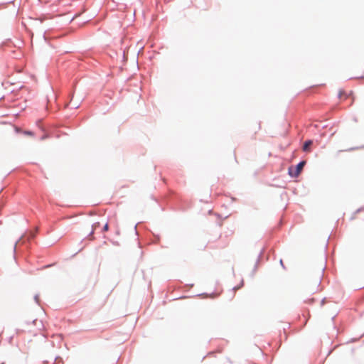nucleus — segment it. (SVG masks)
<instances>
[{"instance_id":"nucleus-1","label":"nucleus","mask_w":364,"mask_h":364,"mask_svg":"<svg viewBox=\"0 0 364 364\" xmlns=\"http://www.w3.org/2000/svg\"><path fill=\"white\" fill-rule=\"evenodd\" d=\"M41 328L42 323L37 319L33 320V322L28 323L26 326L27 331L34 336L37 335L41 331Z\"/></svg>"},{"instance_id":"nucleus-2","label":"nucleus","mask_w":364,"mask_h":364,"mask_svg":"<svg viewBox=\"0 0 364 364\" xmlns=\"http://www.w3.org/2000/svg\"><path fill=\"white\" fill-rule=\"evenodd\" d=\"M306 162L305 161H301L297 164V166L295 168V171L294 173L291 172V169L289 168V174L292 176H298L301 171H302Z\"/></svg>"},{"instance_id":"nucleus-3","label":"nucleus","mask_w":364,"mask_h":364,"mask_svg":"<svg viewBox=\"0 0 364 364\" xmlns=\"http://www.w3.org/2000/svg\"><path fill=\"white\" fill-rule=\"evenodd\" d=\"M312 141L311 140H308L306 141H305V143L304 144V146H303V150L304 151H310V146L312 145Z\"/></svg>"},{"instance_id":"nucleus-4","label":"nucleus","mask_w":364,"mask_h":364,"mask_svg":"<svg viewBox=\"0 0 364 364\" xmlns=\"http://www.w3.org/2000/svg\"><path fill=\"white\" fill-rule=\"evenodd\" d=\"M344 95H346L344 91L343 90H340L339 93H338L339 98L341 99L343 97V96H344Z\"/></svg>"},{"instance_id":"nucleus-5","label":"nucleus","mask_w":364,"mask_h":364,"mask_svg":"<svg viewBox=\"0 0 364 364\" xmlns=\"http://www.w3.org/2000/svg\"><path fill=\"white\" fill-rule=\"evenodd\" d=\"M109 230V225L107 223L105 224V225L103 228L104 231H107Z\"/></svg>"},{"instance_id":"nucleus-6","label":"nucleus","mask_w":364,"mask_h":364,"mask_svg":"<svg viewBox=\"0 0 364 364\" xmlns=\"http://www.w3.org/2000/svg\"><path fill=\"white\" fill-rule=\"evenodd\" d=\"M54 364H63V362H62V360L60 359V360H56L55 363Z\"/></svg>"}]
</instances>
